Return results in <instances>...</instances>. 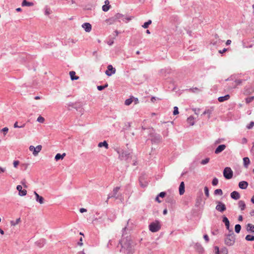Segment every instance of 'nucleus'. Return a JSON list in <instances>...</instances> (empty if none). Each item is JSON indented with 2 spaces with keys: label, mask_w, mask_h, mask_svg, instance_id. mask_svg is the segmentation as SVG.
Masks as SVG:
<instances>
[{
  "label": "nucleus",
  "mask_w": 254,
  "mask_h": 254,
  "mask_svg": "<svg viewBox=\"0 0 254 254\" xmlns=\"http://www.w3.org/2000/svg\"><path fill=\"white\" fill-rule=\"evenodd\" d=\"M121 245L120 252L124 254H133L134 252V244L130 237H123L120 241Z\"/></svg>",
  "instance_id": "nucleus-1"
},
{
  "label": "nucleus",
  "mask_w": 254,
  "mask_h": 254,
  "mask_svg": "<svg viewBox=\"0 0 254 254\" xmlns=\"http://www.w3.org/2000/svg\"><path fill=\"white\" fill-rule=\"evenodd\" d=\"M230 233L225 239V244L229 246H233L235 242V236L232 230H229Z\"/></svg>",
  "instance_id": "nucleus-2"
},
{
  "label": "nucleus",
  "mask_w": 254,
  "mask_h": 254,
  "mask_svg": "<svg viewBox=\"0 0 254 254\" xmlns=\"http://www.w3.org/2000/svg\"><path fill=\"white\" fill-rule=\"evenodd\" d=\"M120 189V187H117L115 188L112 193L108 194L107 200L106 202H108L109 199L111 198H115V199H121L122 194L120 193H119V190Z\"/></svg>",
  "instance_id": "nucleus-3"
},
{
  "label": "nucleus",
  "mask_w": 254,
  "mask_h": 254,
  "mask_svg": "<svg viewBox=\"0 0 254 254\" xmlns=\"http://www.w3.org/2000/svg\"><path fill=\"white\" fill-rule=\"evenodd\" d=\"M161 225L159 221L155 220L149 225V229L152 232H156L160 230Z\"/></svg>",
  "instance_id": "nucleus-4"
},
{
  "label": "nucleus",
  "mask_w": 254,
  "mask_h": 254,
  "mask_svg": "<svg viewBox=\"0 0 254 254\" xmlns=\"http://www.w3.org/2000/svg\"><path fill=\"white\" fill-rule=\"evenodd\" d=\"M117 152L119 154V158L121 160L128 161L131 159L130 153L128 151H122V152H120L118 150Z\"/></svg>",
  "instance_id": "nucleus-5"
},
{
  "label": "nucleus",
  "mask_w": 254,
  "mask_h": 254,
  "mask_svg": "<svg viewBox=\"0 0 254 254\" xmlns=\"http://www.w3.org/2000/svg\"><path fill=\"white\" fill-rule=\"evenodd\" d=\"M233 172L230 167H226L223 171V176L226 179H230L232 178Z\"/></svg>",
  "instance_id": "nucleus-6"
},
{
  "label": "nucleus",
  "mask_w": 254,
  "mask_h": 254,
  "mask_svg": "<svg viewBox=\"0 0 254 254\" xmlns=\"http://www.w3.org/2000/svg\"><path fill=\"white\" fill-rule=\"evenodd\" d=\"M217 205L215 209L220 212H223L226 210V207L224 203L220 201H216Z\"/></svg>",
  "instance_id": "nucleus-7"
},
{
  "label": "nucleus",
  "mask_w": 254,
  "mask_h": 254,
  "mask_svg": "<svg viewBox=\"0 0 254 254\" xmlns=\"http://www.w3.org/2000/svg\"><path fill=\"white\" fill-rule=\"evenodd\" d=\"M254 92V84L246 86L244 88V94L248 95Z\"/></svg>",
  "instance_id": "nucleus-8"
},
{
  "label": "nucleus",
  "mask_w": 254,
  "mask_h": 254,
  "mask_svg": "<svg viewBox=\"0 0 254 254\" xmlns=\"http://www.w3.org/2000/svg\"><path fill=\"white\" fill-rule=\"evenodd\" d=\"M116 69L113 67L112 65H108L107 66V70L105 71V73L107 75L110 76L112 74L115 73Z\"/></svg>",
  "instance_id": "nucleus-9"
},
{
  "label": "nucleus",
  "mask_w": 254,
  "mask_h": 254,
  "mask_svg": "<svg viewBox=\"0 0 254 254\" xmlns=\"http://www.w3.org/2000/svg\"><path fill=\"white\" fill-rule=\"evenodd\" d=\"M151 140L152 143H158L161 141V136L158 134H150Z\"/></svg>",
  "instance_id": "nucleus-10"
},
{
  "label": "nucleus",
  "mask_w": 254,
  "mask_h": 254,
  "mask_svg": "<svg viewBox=\"0 0 254 254\" xmlns=\"http://www.w3.org/2000/svg\"><path fill=\"white\" fill-rule=\"evenodd\" d=\"M215 250V254H227L228 250L226 248H223L221 249L220 251H219V249L218 247L215 246L214 247Z\"/></svg>",
  "instance_id": "nucleus-11"
},
{
  "label": "nucleus",
  "mask_w": 254,
  "mask_h": 254,
  "mask_svg": "<svg viewBox=\"0 0 254 254\" xmlns=\"http://www.w3.org/2000/svg\"><path fill=\"white\" fill-rule=\"evenodd\" d=\"M82 27L85 30V31L87 32H89L91 31L92 29V26L89 23H84L82 25Z\"/></svg>",
  "instance_id": "nucleus-12"
},
{
  "label": "nucleus",
  "mask_w": 254,
  "mask_h": 254,
  "mask_svg": "<svg viewBox=\"0 0 254 254\" xmlns=\"http://www.w3.org/2000/svg\"><path fill=\"white\" fill-rule=\"evenodd\" d=\"M17 190L19 191V194L20 196H24L27 193V191L25 190H22V187L20 185H18L16 187Z\"/></svg>",
  "instance_id": "nucleus-13"
},
{
  "label": "nucleus",
  "mask_w": 254,
  "mask_h": 254,
  "mask_svg": "<svg viewBox=\"0 0 254 254\" xmlns=\"http://www.w3.org/2000/svg\"><path fill=\"white\" fill-rule=\"evenodd\" d=\"M226 147V146L225 144H221L219 145L215 150V154H219L222 152Z\"/></svg>",
  "instance_id": "nucleus-14"
},
{
  "label": "nucleus",
  "mask_w": 254,
  "mask_h": 254,
  "mask_svg": "<svg viewBox=\"0 0 254 254\" xmlns=\"http://www.w3.org/2000/svg\"><path fill=\"white\" fill-rule=\"evenodd\" d=\"M34 194L36 196V201L38 202L40 204H43L44 202V198L40 196L36 191L34 192Z\"/></svg>",
  "instance_id": "nucleus-15"
},
{
  "label": "nucleus",
  "mask_w": 254,
  "mask_h": 254,
  "mask_svg": "<svg viewBox=\"0 0 254 254\" xmlns=\"http://www.w3.org/2000/svg\"><path fill=\"white\" fill-rule=\"evenodd\" d=\"M104 2L105 4L102 6V10L103 11L106 12L108 11L110 9V1L109 0H106Z\"/></svg>",
  "instance_id": "nucleus-16"
},
{
  "label": "nucleus",
  "mask_w": 254,
  "mask_h": 254,
  "mask_svg": "<svg viewBox=\"0 0 254 254\" xmlns=\"http://www.w3.org/2000/svg\"><path fill=\"white\" fill-rule=\"evenodd\" d=\"M231 197L235 200H238L240 198V193L237 191H233L231 193Z\"/></svg>",
  "instance_id": "nucleus-17"
},
{
  "label": "nucleus",
  "mask_w": 254,
  "mask_h": 254,
  "mask_svg": "<svg viewBox=\"0 0 254 254\" xmlns=\"http://www.w3.org/2000/svg\"><path fill=\"white\" fill-rule=\"evenodd\" d=\"M222 222L225 224L226 229L229 230L230 228V222L228 219L225 215L222 217Z\"/></svg>",
  "instance_id": "nucleus-18"
},
{
  "label": "nucleus",
  "mask_w": 254,
  "mask_h": 254,
  "mask_svg": "<svg viewBox=\"0 0 254 254\" xmlns=\"http://www.w3.org/2000/svg\"><path fill=\"white\" fill-rule=\"evenodd\" d=\"M248 186V183L246 181H241L239 183V187L241 189H246Z\"/></svg>",
  "instance_id": "nucleus-19"
},
{
  "label": "nucleus",
  "mask_w": 254,
  "mask_h": 254,
  "mask_svg": "<svg viewBox=\"0 0 254 254\" xmlns=\"http://www.w3.org/2000/svg\"><path fill=\"white\" fill-rule=\"evenodd\" d=\"M185 192V183L184 182H182L179 186V193L180 195H182Z\"/></svg>",
  "instance_id": "nucleus-20"
},
{
  "label": "nucleus",
  "mask_w": 254,
  "mask_h": 254,
  "mask_svg": "<svg viewBox=\"0 0 254 254\" xmlns=\"http://www.w3.org/2000/svg\"><path fill=\"white\" fill-rule=\"evenodd\" d=\"M247 230L248 232L254 233V225L249 223L247 225Z\"/></svg>",
  "instance_id": "nucleus-21"
},
{
  "label": "nucleus",
  "mask_w": 254,
  "mask_h": 254,
  "mask_svg": "<svg viewBox=\"0 0 254 254\" xmlns=\"http://www.w3.org/2000/svg\"><path fill=\"white\" fill-rule=\"evenodd\" d=\"M229 98H230V95L228 94V95H226L224 96L219 97L218 98V100L220 102H223L225 101L228 100L229 99Z\"/></svg>",
  "instance_id": "nucleus-22"
},
{
  "label": "nucleus",
  "mask_w": 254,
  "mask_h": 254,
  "mask_svg": "<svg viewBox=\"0 0 254 254\" xmlns=\"http://www.w3.org/2000/svg\"><path fill=\"white\" fill-rule=\"evenodd\" d=\"M69 75L72 80H77L79 78L78 76L75 75V72L74 71H70Z\"/></svg>",
  "instance_id": "nucleus-23"
},
{
  "label": "nucleus",
  "mask_w": 254,
  "mask_h": 254,
  "mask_svg": "<svg viewBox=\"0 0 254 254\" xmlns=\"http://www.w3.org/2000/svg\"><path fill=\"white\" fill-rule=\"evenodd\" d=\"M22 6H31L34 5L33 2H28L26 0H23L22 4Z\"/></svg>",
  "instance_id": "nucleus-24"
},
{
  "label": "nucleus",
  "mask_w": 254,
  "mask_h": 254,
  "mask_svg": "<svg viewBox=\"0 0 254 254\" xmlns=\"http://www.w3.org/2000/svg\"><path fill=\"white\" fill-rule=\"evenodd\" d=\"M239 207L241 210H244L246 207V204L244 201L240 200L238 202Z\"/></svg>",
  "instance_id": "nucleus-25"
},
{
  "label": "nucleus",
  "mask_w": 254,
  "mask_h": 254,
  "mask_svg": "<svg viewBox=\"0 0 254 254\" xmlns=\"http://www.w3.org/2000/svg\"><path fill=\"white\" fill-rule=\"evenodd\" d=\"M244 166L246 168H248V165L250 163V159L248 157H244L243 158Z\"/></svg>",
  "instance_id": "nucleus-26"
},
{
  "label": "nucleus",
  "mask_w": 254,
  "mask_h": 254,
  "mask_svg": "<svg viewBox=\"0 0 254 254\" xmlns=\"http://www.w3.org/2000/svg\"><path fill=\"white\" fill-rule=\"evenodd\" d=\"M65 156V153H63V154H61L60 153H58L56 154L55 157V159L56 161H58L60 159H62L64 158V157Z\"/></svg>",
  "instance_id": "nucleus-27"
},
{
  "label": "nucleus",
  "mask_w": 254,
  "mask_h": 254,
  "mask_svg": "<svg viewBox=\"0 0 254 254\" xmlns=\"http://www.w3.org/2000/svg\"><path fill=\"white\" fill-rule=\"evenodd\" d=\"M98 147H105L106 149L108 148V144L107 143L106 141H104L103 142H101L98 144Z\"/></svg>",
  "instance_id": "nucleus-28"
},
{
  "label": "nucleus",
  "mask_w": 254,
  "mask_h": 254,
  "mask_svg": "<svg viewBox=\"0 0 254 254\" xmlns=\"http://www.w3.org/2000/svg\"><path fill=\"white\" fill-rule=\"evenodd\" d=\"M187 122L190 126H193L194 124V118L192 116H190L188 118Z\"/></svg>",
  "instance_id": "nucleus-29"
},
{
  "label": "nucleus",
  "mask_w": 254,
  "mask_h": 254,
  "mask_svg": "<svg viewBox=\"0 0 254 254\" xmlns=\"http://www.w3.org/2000/svg\"><path fill=\"white\" fill-rule=\"evenodd\" d=\"M36 152H34V156H36L38 155V153L42 149V146L40 145H39L37 146L36 147H35Z\"/></svg>",
  "instance_id": "nucleus-30"
},
{
  "label": "nucleus",
  "mask_w": 254,
  "mask_h": 254,
  "mask_svg": "<svg viewBox=\"0 0 254 254\" xmlns=\"http://www.w3.org/2000/svg\"><path fill=\"white\" fill-rule=\"evenodd\" d=\"M212 109H207L204 111V112L203 113L202 115H206L207 114L208 115V119H210L211 116V114L212 113Z\"/></svg>",
  "instance_id": "nucleus-31"
},
{
  "label": "nucleus",
  "mask_w": 254,
  "mask_h": 254,
  "mask_svg": "<svg viewBox=\"0 0 254 254\" xmlns=\"http://www.w3.org/2000/svg\"><path fill=\"white\" fill-rule=\"evenodd\" d=\"M166 201L168 202V203H171V204H173L175 203V200L174 199V198H173L172 196H168L167 198V200H166Z\"/></svg>",
  "instance_id": "nucleus-32"
},
{
  "label": "nucleus",
  "mask_w": 254,
  "mask_h": 254,
  "mask_svg": "<svg viewBox=\"0 0 254 254\" xmlns=\"http://www.w3.org/2000/svg\"><path fill=\"white\" fill-rule=\"evenodd\" d=\"M133 101V99L132 98V97H131L129 99H127L125 101V104L127 106L130 105L132 103Z\"/></svg>",
  "instance_id": "nucleus-33"
},
{
  "label": "nucleus",
  "mask_w": 254,
  "mask_h": 254,
  "mask_svg": "<svg viewBox=\"0 0 254 254\" xmlns=\"http://www.w3.org/2000/svg\"><path fill=\"white\" fill-rule=\"evenodd\" d=\"M241 230V226L240 224H236L235 226V231L237 233H239Z\"/></svg>",
  "instance_id": "nucleus-34"
},
{
  "label": "nucleus",
  "mask_w": 254,
  "mask_h": 254,
  "mask_svg": "<svg viewBox=\"0 0 254 254\" xmlns=\"http://www.w3.org/2000/svg\"><path fill=\"white\" fill-rule=\"evenodd\" d=\"M247 241H254V236H252L250 235H248L246 236L245 238Z\"/></svg>",
  "instance_id": "nucleus-35"
},
{
  "label": "nucleus",
  "mask_w": 254,
  "mask_h": 254,
  "mask_svg": "<svg viewBox=\"0 0 254 254\" xmlns=\"http://www.w3.org/2000/svg\"><path fill=\"white\" fill-rule=\"evenodd\" d=\"M123 17V15L122 14L117 13L114 17H113V18L114 20H118V19H121Z\"/></svg>",
  "instance_id": "nucleus-36"
},
{
  "label": "nucleus",
  "mask_w": 254,
  "mask_h": 254,
  "mask_svg": "<svg viewBox=\"0 0 254 254\" xmlns=\"http://www.w3.org/2000/svg\"><path fill=\"white\" fill-rule=\"evenodd\" d=\"M152 23V21L151 20H148V21L145 22L143 25H142V27L144 28H147L149 25H150Z\"/></svg>",
  "instance_id": "nucleus-37"
},
{
  "label": "nucleus",
  "mask_w": 254,
  "mask_h": 254,
  "mask_svg": "<svg viewBox=\"0 0 254 254\" xmlns=\"http://www.w3.org/2000/svg\"><path fill=\"white\" fill-rule=\"evenodd\" d=\"M215 195H222L223 194V191L221 189H216L214 190V192Z\"/></svg>",
  "instance_id": "nucleus-38"
},
{
  "label": "nucleus",
  "mask_w": 254,
  "mask_h": 254,
  "mask_svg": "<svg viewBox=\"0 0 254 254\" xmlns=\"http://www.w3.org/2000/svg\"><path fill=\"white\" fill-rule=\"evenodd\" d=\"M45 243V240H40L39 241H38L36 242V244L37 245L40 247H42L44 246Z\"/></svg>",
  "instance_id": "nucleus-39"
},
{
  "label": "nucleus",
  "mask_w": 254,
  "mask_h": 254,
  "mask_svg": "<svg viewBox=\"0 0 254 254\" xmlns=\"http://www.w3.org/2000/svg\"><path fill=\"white\" fill-rule=\"evenodd\" d=\"M254 100V96H251L250 97L247 98L246 99V102L247 104H249L252 102Z\"/></svg>",
  "instance_id": "nucleus-40"
},
{
  "label": "nucleus",
  "mask_w": 254,
  "mask_h": 254,
  "mask_svg": "<svg viewBox=\"0 0 254 254\" xmlns=\"http://www.w3.org/2000/svg\"><path fill=\"white\" fill-rule=\"evenodd\" d=\"M20 221V218H19L17 219L15 221H11V225H13V226H15V225H17V224H18Z\"/></svg>",
  "instance_id": "nucleus-41"
},
{
  "label": "nucleus",
  "mask_w": 254,
  "mask_h": 254,
  "mask_svg": "<svg viewBox=\"0 0 254 254\" xmlns=\"http://www.w3.org/2000/svg\"><path fill=\"white\" fill-rule=\"evenodd\" d=\"M108 86V84H106L105 85H99L97 86V89L99 91H101L103 89H104L105 88H106Z\"/></svg>",
  "instance_id": "nucleus-42"
},
{
  "label": "nucleus",
  "mask_w": 254,
  "mask_h": 254,
  "mask_svg": "<svg viewBox=\"0 0 254 254\" xmlns=\"http://www.w3.org/2000/svg\"><path fill=\"white\" fill-rule=\"evenodd\" d=\"M254 127V122L252 121L247 126V128L249 129H252Z\"/></svg>",
  "instance_id": "nucleus-43"
},
{
  "label": "nucleus",
  "mask_w": 254,
  "mask_h": 254,
  "mask_svg": "<svg viewBox=\"0 0 254 254\" xmlns=\"http://www.w3.org/2000/svg\"><path fill=\"white\" fill-rule=\"evenodd\" d=\"M209 161V158H205V159L204 160H202L201 161V164L202 165H205L207 163H208Z\"/></svg>",
  "instance_id": "nucleus-44"
},
{
  "label": "nucleus",
  "mask_w": 254,
  "mask_h": 254,
  "mask_svg": "<svg viewBox=\"0 0 254 254\" xmlns=\"http://www.w3.org/2000/svg\"><path fill=\"white\" fill-rule=\"evenodd\" d=\"M204 193L205 195L207 197H209V190L208 188L207 187H205L204 188Z\"/></svg>",
  "instance_id": "nucleus-45"
},
{
  "label": "nucleus",
  "mask_w": 254,
  "mask_h": 254,
  "mask_svg": "<svg viewBox=\"0 0 254 254\" xmlns=\"http://www.w3.org/2000/svg\"><path fill=\"white\" fill-rule=\"evenodd\" d=\"M218 183V180L216 178H214L212 182V184L213 186H215Z\"/></svg>",
  "instance_id": "nucleus-46"
},
{
  "label": "nucleus",
  "mask_w": 254,
  "mask_h": 254,
  "mask_svg": "<svg viewBox=\"0 0 254 254\" xmlns=\"http://www.w3.org/2000/svg\"><path fill=\"white\" fill-rule=\"evenodd\" d=\"M37 121L39 123H43L45 121V119L43 117H42V116H39L37 118Z\"/></svg>",
  "instance_id": "nucleus-47"
},
{
  "label": "nucleus",
  "mask_w": 254,
  "mask_h": 254,
  "mask_svg": "<svg viewBox=\"0 0 254 254\" xmlns=\"http://www.w3.org/2000/svg\"><path fill=\"white\" fill-rule=\"evenodd\" d=\"M243 80L241 79H237L235 80L236 85L234 86V88L236 87L237 85H240L242 83Z\"/></svg>",
  "instance_id": "nucleus-48"
},
{
  "label": "nucleus",
  "mask_w": 254,
  "mask_h": 254,
  "mask_svg": "<svg viewBox=\"0 0 254 254\" xmlns=\"http://www.w3.org/2000/svg\"><path fill=\"white\" fill-rule=\"evenodd\" d=\"M179 114L178 108L176 106L174 107L173 115H176Z\"/></svg>",
  "instance_id": "nucleus-49"
},
{
  "label": "nucleus",
  "mask_w": 254,
  "mask_h": 254,
  "mask_svg": "<svg viewBox=\"0 0 254 254\" xmlns=\"http://www.w3.org/2000/svg\"><path fill=\"white\" fill-rule=\"evenodd\" d=\"M166 193L164 191L161 192L158 195L162 198H163L165 196Z\"/></svg>",
  "instance_id": "nucleus-50"
},
{
  "label": "nucleus",
  "mask_w": 254,
  "mask_h": 254,
  "mask_svg": "<svg viewBox=\"0 0 254 254\" xmlns=\"http://www.w3.org/2000/svg\"><path fill=\"white\" fill-rule=\"evenodd\" d=\"M74 105H75L74 103H71V102H70V103H68V104H67V106L68 107H71V108H75Z\"/></svg>",
  "instance_id": "nucleus-51"
},
{
  "label": "nucleus",
  "mask_w": 254,
  "mask_h": 254,
  "mask_svg": "<svg viewBox=\"0 0 254 254\" xmlns=\"http://www.w3.org/2000/svg\"><path fill=\"white\" fill-rule=\"evenodd\" d=\"M29 150L31 151H32L33 155H34V152H36V150H35V147L34 146H32V145L30 146Z\"/></svg>",
  "instance_id": "nucleus-52"
},
{
  "label": "nucleus",
  "mask_w": 254,
  "mask_h": 254,
  "mask_svg": "<svg viewBox=\"0 0 254 254\" xmlns=\"http://www.w3.org/2000/svg\"><path fill=\"white\" fill-rule=\"evenodd\" d=\"M203 238L206 243H208L209 241V237L207 235L205 234L203 236Z\"/></svg>",
  "instance_id": "nucleus-53"
},
{
  "label": "nucleus",
  "mask_w": 254,
  "mask_h": 254,
  "mask_svg": "<svg viewBox=\"0 0 254 254\" xmlns=\"http://www.w3.org/2000/svg\"><path fill=\"white\" fill-rule=\"evenodd\" d=\"M50 8H46V9H45V15H49L50 14Z\"/></svg>",
  "instance_id": "nucleus-54"
},
{
  "label": "nucleus",
  "mask_w": 254,
  "mask_h": 254,
  "mask_svg": "<svg viewBox=\"0 0 254 254\" xmlns=\"http://www.w3.org/2000/svg\"><path fill=\"white\" fill-rule=\"evenodd\" d=\"M8 130V128L7 127H5L1 129V131L3 132L4 134H5Z\"/></svg>",
  "instance_id": "nucleus-55"
},
{
  "label": "nucleus",
  "mask_w": 254,
  "mask_h": 254,
  "mask_svg": "<svg viewBox=\"0 0 254 254\" xmlns=\"http://www.w3.org/2000/svg\"><path fill=\"white\" fill-rule=\"evenodd\" d=\"M19 164L18 161H14L13 162V166L14 167L16 168Z\"/></svg>",
  "instance_id": "nucleus-56"
},
{
  "label": "nucleus",
  "mask_w": 254,
  "mask_h": 254,
  "mask_svg": "<svg viewBox=\"0 0 254 254\" xmlns=\"http://www.w3.org/2000/svg\"><path fill=\"white\" fill-rule=\"evenodd\" d=\"M79 211L81 213H83V212H86L87 209L85 208H81L80 209Z\"/></svg>",
  "instance_id": "nucleus-57"
},
{
  "label": "nucleus",
  "mask_w": 254,
  "mask_h": 254,
  "mask_svg": "<svg viewBox=\"0 0 254 254\" xmlns=\"http://www.w3.org/2000/svg\"><path fill=\"white\" fill-rule=\"evenodd\" d=\"M193 111L194 112V113L196 115H198V112L199 111V109H193Z\"/></svg>",
  "instance_id": "nucleus-58"
},
{
  "label": "nucleus",
  "mask_w": 254,
  "mask_h": 254,
  "mask_svg": "<svg viewBox=\"0 0 254 254\" xmlns=\"http://www.w3.org/2000/svg\"><path fill=\"white\" fill-rule=\"evenodd\" d=\"M5 171V168L0 167V173L4 172Z\"/></svg>",
  "instance_id": "nucleus-59"
},
{
  "label": "nucleus",
  "mask_w": 254,
  "mask_h": 254,
  "mask_svg": "<svg viewBox=\"0 0 254 254\" xmlns=\"http://www.w3.org/2000/svg\"><path fill=\"white\" fill-rule=\"evenodd\" d=\"M217 233H218V230H216L215 231H213L211 232L212 234L213 235H217Z\"/></svg>",
  "instance_id": "nucleus-60"
},
{
  "label": "nucleus",
  "mask_w": 254,
  "mask_h": 254,
  "mask_svg": "<svg viewBox=\"0 0 254 254\" xmlns=\"http://www.w3.org/2000/svg\"><path fill=\"white\" fill-rule=\"evenodd\" d=\"M132 98L133 99V100L134 101L135 104H137L138 103V100L137 98H134L132 97Z\"/></svg>",
  "instance_id": "nucleus-61"
},
{
  "label": "nucleus",
  "mask_w": 254,
  "mask_h": 254,
  "mask_svg": "<svg viewBox=\"0 0 254 254\" xmlns=\"http://www.w3.org/2000/svg\"><path fill=\"white\" fill-rule=\"evenodd\" d=\"M226 51H227V49L224 48L222 50H220L219 53L221 54H223V53H225Z\"/></svg>",
  "instance_id": "nucleus-62"
},
{
  "label": "nucleus",
  "mask_w": 254,
  "mask_h": 254,
  "mask_svg": "<svg viewBox=\"0 0 254 254\" xmlns=\"http://www.w3.org/2000/svg\"><path fill=\"white\" fill-rule=\"evenodd\" d=\"M14 128L19 127L20 126L18 125V123L16 122L14 123L13 126Z\"/></svg>",
  "instance_id": "nucleus-63"
},
{
  "label": "nucleus",
  "mask_w": 254,
  "mask_h": 254,
  "mask_svg": "<svg viewBox=\"0 0 254 254\" xmlns=\"http://www.w3.org/2000/svg\"><path fill=\"white\" fill-rule=\"evenodd\" d=\"M247 142V139L246 138H243L242 139V143H246Z\"/></svg>",
  "instance_id": "nucleus-64"
}]
</instances>
